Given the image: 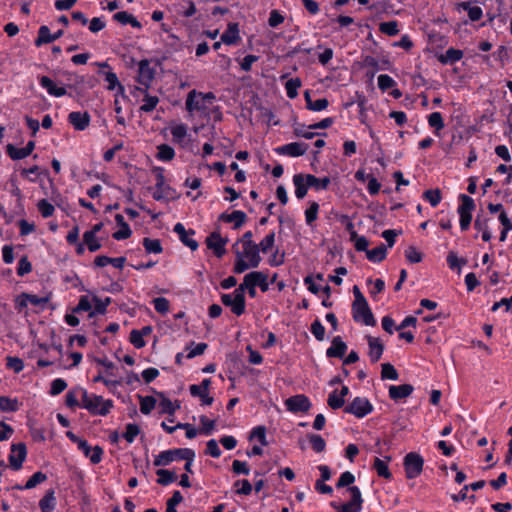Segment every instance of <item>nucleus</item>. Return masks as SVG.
I'll return each mask as SVG.
<instances>
[{"label": "nucleus", "instance_id": "1", "mask_svg": "<svg viewBox=\"0 0 512 512\" xmlns=\"http://www.w3.org/2000/svg\"><path fill=\"white\" fill-rule=\"evenodd\" d=\"M82 407L87 409L93 415L106 416L113 408V401L104 400L102 396L95 394L89 395L85 389H81Z\"/></svg>", "mask_w": 512, "mask_h": 512}, {"label": "nucleus", "instance_id": "2", "mask_svg": "<svg viewBox=\"0 0 512 512\" xmlns=\"http://www.w3.org/2000/svg\"><path fill=\"white\" fill-rule=\"evenodd\" d=\"M403 465L406 477L408 479H414L422 473L424 459L420 454L410 452L404 457Z\"/></svg>", "mask_w": 512, "mask_h": 512}, {"label": "nucleus", "instance_id": "3", "mask_svg": "<svg viewBox=\"0 0 512 512\" xmlns=\"http://www.w3.org/2000/svg\"><path fill=\"white\" fill-rule=\"evenodd\" d=\"M348 491L351 493V500L349 502L342 505L332 502L331 506L338 512H360L363 503L360 489L357 486H352L348 488Z\"/></svg>", "mask_w": 512, "mask_h": 512}, {"label": "nucleus", "instance_id": "4", "mask_svg": "<svg viewBox=\"0 0 512 512\" xmlns=\"http://www.w3.org/2000/svg\"><path fill=\"white\" fill-rule=\"evenodd\" d=\"M373 411V405L365 397H355L345 408L344 412L357 418H363Z\"/></svg>", "mask_w": 512, "mask_h": 512}, {"label": "nucleus", "instance_id": "5", "mask_svg": "<svg viewBox=\"0 0 512 512\" xmlns=\"http://www.w3.org/2000/svg\"><path fill=\"white\" fill-rule=\"evenodd\" d=\"M185 454H189V448H176L160 452L154 459L155 466H167L174 460L187 458Z\"/></svg>", "mask_w": 512, "mask_h": 512}, {"label": "nucleus", "instance_id": "6", "mask_svg": "<svg viewBox=\"0 0 512 512\" xmlns=\"http://www.w3.org/2000/svg\"><path fill=\"white\" fill-rule=\"evenodd\" d=\"M205 243L207 248L212 250L217 258H222L226 254L225 246L228 243V238H223L219 231L211 232L207 236Z\"/></svg>", "mask_w": 512, "mask_h": 512}, {"label": "nucleus", "instance_id": "7", "mask_svg": "<svg viewBox=\"0 0 512 512\" xmlns=\"http://www.w3.org/2000/svg\"><path fill=\"white\" fill-rule=\"evenodd\" d=\"M353 319L356 322H363L367 326H375L376 320L367 301L362 304L352 305Z\"/></svg>", "mask_w": 512, "mask_h": 512}, {"label": "nucleus", "instance_id": "8", "mask_svg": "<svg viewBox=\"0 0 512 512\" xmlns=\"http://www.w3.org/2000/svg\"><path fill=\"white\" fill-rule=\"evenodd\" d=\"M221 302L231 309V312L237 316H241L245 312L246 299L238 296L234 292L231 294H222Z\"/></svg>", "mask_w": 512, "mask_h": 512}, {"label": "nucleus", "instance_id": "9", "mask_svg": "<svg viewBox=\"0 0 512 512\" xmlns=\"http://www.w3.org/2000/svg\"><path fill=\"white\" fill-rule=\"evenodd\" d=\"M27 456V448L24 443H17L11 445V454L9 455V464L10 467L17 471L21 469L23 462L25 461Z\"/></svg>", "mask_w": 512, "mask_h": 512}, {"label": "nucleus", "instance_id": "10", "mask_svg": "<svg viewBox=\"0 0 512 512\" xmlns=\"http://www.w3.org/2000/svg\"><path fill=\"white\" fill-rule=\"evenodd\" d=\"M285 405L287 410L293 413L307 412L311 408V402L304 394L289 397L285 401Z\"/></svg>", "mask_w": 512, "mask_h": 512}, {"label": "nucleus", "instance_id": "11", "mask_svg": "<svg viewBox=\"0 0 512 512\" xmlns=\"http://www.w3.org/2000/svg\"><path fill=\"white\" fill-rule=\"evenodd\" d=\"M309 148L307 143L292 142L283 146L277 147L275 151L280 155H287L290 157H299L304 155Z\"/></svg>", "mask_w": 512, "mask_h": 512}, {"label": "nucleus", "instance_id": "12", "mask_svg": "<svg viewBox=\"0 0 512 512\" xmlns=\"http://www.w3.org/2000/svg\"><path fill=\"white\" fill-rule=\"evenodd\" d=\"M138 82L145 87V91L150 87L152 80L154 79V69L150 67V63L147 59H143L138 64Z\"/></svg>", "mask_w": 512, "mask_h": 512}, {"label": "nucleus", "instance_id": "13", "mask_svg": "<svg viewBox=\"0 0 512 512\" xmlns=\"http://www.w3.org/2000/svg\"><path fill=\"white\" fill-rule=\"evenodd\" d=\"M174 232L178 234L181 242L189 247L192 251H195L198 249V242L191 238L195 234V231L192 229H189L188 231L185 229L184 225L181 223H177L174 226Z\"/></svg>", "mask_w": 512, "mask_h": 512}, {"label": "nucleus", "instance_id": "14", "mask_svg": "<svg viewBox=\"0 0 512 512\" xmlns=\"http://www.w3.org/2000/svg\"><path fill=\"white\" fill-rule=\"evenodd\" d=\"M63 34V30H58L57 32L51 34L49 27L42 25L40 26L38 30V36L35 39V46L40 47L44 44L51 43L62 37Z\"/></svg>", "mask_w": 512, "mask_h": 512}, {"label": "nucleus", "instance_id": "15", "mask_svg": "<svg viewBox=\"0 0 512 512\" xmlns=\"http://www.w3.org/2000/svg\"><path fill=\"white\" fill-rule=\"evenodd\" d=\"M68 122L75 130L83 131L90 123V115L88 112L73 111L68 115Z\"/></svg>", "mask_w": 512, "mask_h": 512}, {"label": "nucleus", "instance_id": "16", "mask_svg": "<svg viewBox=\"0 0 512 512\" xmlns=\"http://www.w3.org/2000/svg\"><path fill=\"white\" fill-rule=\"evenodd\" d=\"M35 148V142L29 141L25 147L16 148L13 144H8L6 147V152L9 157L13 160H21L28 157Z\"/></svg>", "mask_w": 512, "mask_h": 512}, {"label": "nucleus", "instance_id": "17", "mask_svg": "<svg viewBox=\"0 0 512 512\" xmlns=\"http://www.w3.org/2000/svg\"><path fill=\"white\" fill-rule=\"evenodd\" d=\"M243 246V251H240V255H242V257L248 259V261H250V265L252 268H257L261 261H262V258L259 254L260 250H259V246L258 244L254 243V244H246V245H242Z\"/></svg>", "mask_w": 512, "mask_h": 512}, {"label": "nucleus", "instance_id": "18", "mask_svg": "<svg viewBox=\"0 0 512 512\" xmlns=\"http://www.w3.org/2000/svg\"><path fill=\"white\" fill-rule=\"evenodd\" d=\"M219 220L226 223H233V229L237 230L245 224L247 220V215L245 212L241 210H234L230 214L222 213L219 216Z\"/></svg>", "mask_w": 512, "mask_h": 512}, {"label": "nucleus", "instance_id": "19", "mask_svg": "<svg viewBox=\"0 0 512 512\" xmlns=\"http://www.w3.org/2000/svg\"><path fill=\"white\" fill-rule=\"evenodd\" d=\"M369 352L368 355L372 363H376L382 357L384 352V345L381 343L379 338L367 336Z\"/></svg>", "mask_w": 512, "mask_h": 512}, {"label": "nucleus", "instance_id": "20", "mask_svg": "<svg viewBox=\"0 0 512 512\" xmlns=\"http://www.w3.org/2000/svg\"><path fill=\"white\" fill-rule=\"evenodd\" d=\"M347 351V344L340 336L333 338L331 346L326 350L328 358H342Z\"/></svg>", "mask_w": 512, "mask_h": 512}, {"label": "nucleus", "instance_id": "21", "mask_svg": "<svg viewBox=\"0 0 512 512\" xmlns=\"http://www.w3.org/2000/svg\"><path fill=\"white\" fill-rule=\"evenodd\" d=\"M414 391V387L411 384H402V385H392L389 387V397L394 400L398 401L404 398L409 397Z\"/></svg>", "mask_w": 512, "mask_h": 512}, {"label": "nucleus", "instance_id": "22", "mask_svg": "<svg viewBox=\"0 0 512 512\" xmlns=\"http://www.w3.org/2000/svg\"><path fill=\"white\" fill-rule=\"evenodd\" d=\"M240 40L238 23H229L227 29L221 35V41L226 45L237 44Z\"/></svg>", "mask_w": 512, "mask_h": 512}, {"label": "nucleus", "instance_id": "23", "mask_svg": "<svg viewBox=\"0 0 512 512\" xmlns=\"http://www.w3.org/2000/svg\"><path fill=\"white\" fill-rule=\"evenodd\" d=\"M293 183L295 186V196L298 199H303L308 192L310 185L308 184V180L306 179V175L303 174H295L293 176Z\"/></svg>", "mask_w": 512, "mask_h": 512}, {"label": "nucleus", "instance_id": "24", "mask_svg": "<svg viewBox=\"0 0 512 512\" xmlns=\"http://www.w3.org/2000/svg\"><path fill=\"white\" fill-rule=\"evenodd\" d=\"M185 105L186 109L189 112L201 111L206 108L205 105L203 104L202 98H200L196 90H191L188 93Z\"/></svg>", "mask_w": 512, "mask_h": 512}, {"label": "nucleus", "instance_id": "25", "mask_svg": "<svg viewBox=\"0 0 512 512\" xmlns=\"http://www.w3.org/2000/svg\"><path fill=\"white\" fill-rule=\"evenodd\" d=\"M40 85L45 88L50 95L55 97H62L67 93L65 87H57L48 76H42L40 78Z\"/></svg>", "mask_w": 512, "mask_h": 512}, {"label": "nucleus", "instance_id": "26", "mask_svg": "<svg viewBox=\"0 0 512 512\" xmlns=\"http://www.w3.org/2000/svg\"><path fill=\"white\" fill-rule=\"evenodd\" d=\"M463 58V51L455 48H449L445 53L437 56L440 63L454 64Z\"/></svg>", "mask_w": 512, "mask_h": 512}, {"label": "nucleus", "instance_id": "27", "mask_svg": "<svg viewBox=\"0 0 512 512\" xmlns=\"http://www.w3.org/2000/svg\"><path fill=\"white\" fill-rule=\"evenodd\" d=\"M41 512H52L56 507V497L54 489L46 491L43 498L39 501Z\"/></svg>", "mask_w": 512, "mask_h": 512}, {"label": "nucleus", "instance_id": "28", "mask_svg": "<svg viewBox=\"0 0 512 512\" xmlns=\"http://www.w3.org/2000/svg\"><path fill=\"white\" fill-rule=\"evenodd\" d=\"M304 98L306 101V108L311 111H322L329 105V101L326 98H320L316 101H312L310 91L308 90L305 91Z\"/></svg>", "mask_w": 512, "mask_h": 512}, {"label": "nucleus", "instance_id": "29", "mask_svg": "<svg viewBox=\"0 0 512 512\" xmlns=\"http://www.w3.org/2000/svg\"><path fill=\"white\" fill-rule=\"evenodd\" d=\"M47 480V475L41 471L35 472L25 483L24 486L21 485H15L14 489L17 490H24V489H32L35 488L37 485L45 482Z\"/></svg>", "mask_w": 512, "mask_h": 512}, {"label": "nucleus", "instance_id": "30", "mask_svg": "<svg viewBox=\"0 0 512 512\" xmlns=\"http://www.w3.org/2000/svg\"><path fill=\"white\" fill-rule=\"evenodd\" d=\"M158 397H160L159 407L161 408V413L173 415L177 409L180 408L179 404H174L169 398H167L163 392H155Z\"/></svg>", "mask_w": 512, "mask_h": 512}, {"label": "nucleus", "instance_id": "31", "mask_svg": "<svg viewBox=\"0 0 512 512\" xmlns=\"http://www.w3.org/2000/svg\"><path fill=\"white\" fill-rule=\"evenodd\" d=\"M248 277L251 282V286H259L260 289L265 292L268 290L267 275L261 271H253L248 273Z\"/></svg>", "mask_w": 512, "mask_h": 512}, {"label": "nucleus", "instance_id": "32", "mask_svg": "<svg viewBox=\"0 0 512 512\" xmlns=\"http://www.w3.org/2000/svg\"><path fill=\"white\" fill-rule=\"evenodd\" d=\"M387 256V248L386 246L381 243L379 246H377L374 249L367 250L366 251V257L369 261L374 263L382 262Z\"/></svg>", "mask_w": 512, "mask_h": 512}, {"label": "nucleus", "instance_id": "33", "mask_svg": "<svg viewBox=\"0 0 512 512\" xmlns=\"http://www.w3.org/2000/svg\"><path fill=\"white\" fill-rule=\"evenodd\" d=\"M113 18L122 25L130 24L132 27L138 29L142 27L141 23L132 14L126 11L117 12L113 15Z\"/></svg>", "mask_w": 512, "mask_h": 512}, {"label": "nucleus", "instance_id": "34", "mask_svg": "<svg viewBox=\"0 0 512 512\" xmlns=\"http://www.w3.org/2000/svg\"><path fill=\"white\" fill-rule=\"evenodd\" d=\"M156 474L158 476L157 483L162 486H167L177 479L176 473L167 469H158Z\"/></svg>", "mask_w": 512, "mask_h": 512}, {"label": "nucleus", "instance_id": "35", "mask_svg": "<svg viewBox=\"0 0 512 512\" xmlns=\"http://www.w3.org/2000/svg\"><path fill=\"white\" fill-rule=\"evenodd\" d=\"M459 199L461 204L458 207V214H472L475 209L474 200L466 194H460Z\"/></svg>", "mask_w": 512, "mask_h": 512}, {"label": "nucleus", "instance_id": "36", "mask_svg": "<svg viewBox=\"0 0 512 512\" xmlns=\"http://www.w3.org/2000/svg\"><path fill=\"white\" fill-rule=\"evenodd\" d=\"M306 179L308 180L307 185H310V187H313L317 190H325L330 184L329 177L317 178L312 174H306Z\"/></svg>", "mask_w": 512, "mask_h": 512}, {"label": "nucleus", "instance_id": "37", "mask_svg": "<svg viewBox=\"0 0 512 512\" xmlns=\"http://www.w3.org/2000/svg\"><path fill=\"white\" fill-rule=\"evenodd\" d=\"M373 468L375 469V471L379 477H383L385 479H391L392 474L389 470L387 461L376 457L374 459Z\"/></svg>", "mask_w": 512, "mask_h": 512}, {"label": "nucleus", "instance_id": "38", "mask_svg": "<svg viewBox=\"0 0 512 512\" xmlns=\"http://www.w3.org/2000/svg\"><path fill=\"white\" fill-rule=\"evenodd\" d=\"M459 7L468 12L471 21H479L483 15L481 7L471 6L470 2H461Z\"/></svg>", "mask_w": 512, "mask_h": 512}, {"label": "nucleus", "instance_id": "39", "mask_svg": "<svg viewBox=\"0 0 512 512\" xmlns=\"http://www.w3.org/2000/svg\"><path fill=\"white\" fill-rule=\"evenodd\" d=\"M190 393L193 397H199L202 405H211L214 398L209 395V391L200 390L197 385H191L189 387Z\"/></svg>", "mask_w": 512, "mask_h": 512}, {"label": "nucleus", "instance_id": "40", "mask_svg": "<svg viewBox=\"0 0 512 512\" xmlns=\"http://www.w3.org/2000/svg\"><path fill=\"white\" fill-rule=\"evenodd\" d=\"M104 76H105V81L108 84L107 85L108 90H114V89L118 88V93H121L122 95L124 94V87L119 82L116 73H114L112 71H108V72L104 73Z\"/></svg>", "mask_w": 512, "mask_h": 512}, {"label": "nucleus", "instance_id": "41", "mask_svg": "<svg viewBox=\"0 0 512 512\" xmlns=\"http://www.w3.org/2000/svg\"><path fill=\"white\" fill-rule=\"evenodd\" d=\"M93 301L95 303L94 310L89 312V317L92 318L96 314H105L107 310V306L111 303V299L106 297L104 300H101L97 296L93 297Z\"/></svg>", "mask_w": 512, "mask_h": 512}, {"label": "nucleus", "instance_id": "42", "mask_svg": "<svg viewBox=\"0 0 512 512\" xmlns=\"http://www.w3.org/2000/svg\"><path fill=\"white\" fill-rule=\"evenodd\" d=\"M143 246L147 253L160 254L163 251V247L161 245V241L159 239H151L145 237L143 239Z\"/></svg>", "mask_w": 512, "mask_h": 512}, {"label": "nucleus", "instance_id": "43", "mask_svg": "<svg viewBox=\"0 0 512 512\" xmlns=\"http://www.w3.org/2000/svg\"><path fill=\"white\" fill-rule=\"evenodd\" d=\"M157 159L161 161H171L175 157L174 149L168 144H161L157 147Z\"/></svg>", "mask_w": 512, "mask_h": 512}, {"label": "nucleus", "instance_id": "44", "mask_svg": "<svg viewBox=\"0 0 512 512\" xmlns=\"http://www.w3.org/2000/svg\"><path fill=\"white\" fill-rule=\"evenodd\" d=\"M350 240L354 241V247L357 251L366 252L368 250L369 241L365 236H359L356 231H351Z\"/></svg>", "mask_w": 512, "mask_h": 512}, {"label": "nucleus", "instance_id": "45", "mask_svg": "<svg viewBox=\"0 0 512 512\" xmlns=\"http://www.w3.org/2000/svg\"><path fill=\"white\" fill-rule=\"evenodd\" d=\"M235 263L233 267V272L236 274H241L245 272L247 269L252 268L250 265V261L246 262L245 258L240 255V250L235 251Z\"/></svg>", "mask_w": 512, "mask_h": 512}, {"label": "nucleus", "instance_id": "46", "mask_svg": "<svg viewBox=\"0 0 512 512\" xmlns=\"http://www.w3.org/2000/svg\"><path fill=\"white\" fill-rule=\"evenodd\" d=\"M423 198L427 200L432 207H436L442 199L441 191L438 188L426 190L423 193Z\"/></svg>", "mask_w": 512, "mask_h": 512}, {"label": "nucleus", "instance_id": "47", "mask_svg": "<svg viewBox=\"0 0 512 512\" xmlns=\"http://www.w3.org/2000/svg\"><path fill=\"white\" fill-rule=\"evenodd\" d=\"M138 397L140 399V411L143 414H149L155 408L156 399L153 396L143 397L138 395Z\"/></svg>", "mask_w": 512, "mask_h": 512}, {"label": "nucleus", "instance_id": "48", "mask_svg": "<svg viewBox=\"0 0 512 512\" xmlns=\"http://www.w3.org/2000/svg\"><path fill=\"white\" fill-rule=\"evenodd\" d=\"M301 86L300 78H291L285 84L286 94L290 99H294L298 95V88Z\"/></svg>", "mask_w": 512, "mask_h": 512}, {"label": "nucleus", "instance_id": "49", "mask_svg": "<svg viewBox=\"0 0 512 512\" xmlns=\"http://www.w3.org/2000/svg\"><path fill=\"white\" fill-rule=\"evenodd\" d=\"M428 124L435 129V132L442 130L445 127L442 114L440 112H433L428 116Z\"/></svg>", "mask_w": 512, "mask_h": 512}, {"label": "nucleus", "instance_id": "50", "mask_svg": "<svg viewBox=\"0 0 512 512\" xmlns=\"http://www.w3.org/2000/svg\"><path fill=\"white\" fill-rule=\"evenodd\" d=\"M308 439H309V442L312 446V449L317 452V453H321L325 450L326 448V442L325 440L323 439L322 436L318 435V434H309L308 435Z\"/></svg>", "mask_w": 512, "mask_h": 512}, {"label": "nucleus", "instance_id": "51", "mask_svg": "<svg viewBox=\"0 0 512 512\" xmlns=\"http://www.w3.org/2000/svg\"><path fill=\"white\" fill-rule=\"evenodd\" d=\"M319 204L315 201L310 202L309 207L305 210V220L307 225H312L318 217Z\"/></svg>", "mask_w": 512, "mask_h": 512}, {"label": "nucleus", "instance_id": "52", "mask_svg": "<svg viewBox=\"0 0 512 512\" xmlns=\"http://www.w3.org/2000/svg\"><path fill=\"white\" fill-rule=\"evenodd\" d=\"M381 378L383 380L389 379V380H397L399 377V374L395 367L390 363H383L381 365Z\"/></svg>", "mask_w": 512, "mask_h": 512}, {"label": "nucleus", "instance_id": "53", "mask_svg": "<svg viewBox=\"0 0 512 512\" xmlns=\"http://www.w3.org/2000/svg\"><path fill=\"white\" fill-rule=\"evenodd\" d=\"M19 409L17 399H10L8 397H0V410L5 412H15Z\"/></svg>", "mask_w": 512, "mask_h": 512}, {"label": "nucleus", "instance_id": "54", "mask_svg": "<svg viewBox=\"0 0 512 512\" xmlns=\"http://www.w3.org/2000/svg\"><path fill=\"white\" fill-rule=\"evenodd\" d=\"M51 296H52L51 292L47 293L43 297H38L37 295L29 294V293H22V297H25L26 299H28L29 303L34 306H43L44 304L49 302V300L51 299Z\"/></svg>", "mask_w": 512, "mask_h": 512}, {"label": "nucleus", "instance_id": "55", "mask_svg": "<svg viewBox=\"0 0 512 512\" xmlns=\"http://www.w3.org/2000/svg\"><path fill=\"white\" fill-rule=\"evenodd\" d=\"M83 242L87 245L90 252H96L101 248V243L97 240L96 235H92L88 232H84Z\"/></svg>", "mask_w": 512, "mask_h": 512}, {"label": "nucleus", "instance_id": "56", "mask_svg": "<svg viewBox=\"0 0 512 512\" xmlns=\"http://www.w3.org/2000/svg\"><path fill=\"white\" fill-rule=\"evenodd\" d=\"M37 208L43 218H49L55 212L54 206L46 199L39 200V202L37 203Z\"/></svg>", "mask_w": 512, "mask_h": 512}, {"label": "nucleus", "instance_id": "57", "mask_svg": "<svg viewBox=\"0 0 512 512\" xmlns=\"http://www.w3.org/2000/svg\"><path fill=\"white\" fill-rule=\"evenodd\" d=\"M379 30L388 36H395L399 33L398 23L397 21L382 22L379 25Z\"/></svg>", "mask_w": 512, "mask_h": 512}, {"label": "nucleus", "instance_id": "58", "mask_svg": "<svg viewBox=\"0 0 512 512\" xmlns=\"http://www.w3.org/2000/svg\"><path fill=\"white\" fill-rule=\"evenodd\" d=\"M327 404L331 409H340L344 406L345 399L337 394V390H334L329 394Z\"/></svg>", "mask_w": 512, "mask_h": 512}, {"label": "nucleus", "instance_id": "59", "mask_svg": "<svg viewBox=\"0 0 512 512\" xmlns=\"http://www.w3.org/2000/svg\"><path fill=\"white\" fill-rule=\"evenodd\" d=\"M274 244H275V232H270L258 244L259 250L266 254L273 248Z\"/></svg>", "mask_w": 512, "mask_h": 512}, {"label": "nucleus", "instance_id": "60", "mask_svg": "<svg viewBox=\"0 0 512 512\" xmlns=\"http://www.w3.org/2000/svg\"><path fill=\"white\" fill-rule=\"evenodd\" d=\"M143 101L144 104L141 105L140 110L147 113L153 111L156 108L157 104L159 103V98L157 96H151L146 93Z\"/></svg>", "mask_w": 512, "mask_h": 512}, {"label": "nucleus", "instance_id": "61", "mask_svg": "<svg viewBox=\"0 0 512 512\" xmlns=\"http://www.w3.org/2000/svg\"><path fill=\"white\" fill-rule=\"evenodd\" d=\"M139 433V426L137 424L129 423L126 425V431L124 432L123 437L128 443H132Z\"/></svg>", "mask_w": 512, "mask_h": 512}, {"label": "nucleus", "instance_id": "62", "mask_svg": "<svg viewBox=\"0 0 512 512\" xmlns=\"http://www.w3.org/2000/svg\"><path fill=\"white\" fill-rule=\"evenodd\" d=\"M405 257L410 263L414 264L422 261L423 254L419 252L414 246H409L405 250Z\"/></svg>", "mask_w": 512, "mask_h": 512}, {"label": "nucleus", "instance_id": "63", "mask_svg": "<svg viewBox=\"0 0 512 512\" xmlns=\"http://www.w3.org/2000/svg\"><path fill=\"white\" fill-rule=\"evenodd\" d=\"M183 501V496L180 491H174L172 497L167 501L166 512H177L176 506Z\"/></svg>", "mask_w": 512, "mask_h": 512}, {"label": "nucleus", "instance_id": "64", "mask_svg": "<svg viewBox=\"0 0 512 512\" xmlns=\"http://www.w3.org/2000/svg\"><path fill=\"white\" fill-rule=\"evenodd\" d=\"M311 333L314 335V337L318 340V341H323L324 338H325V327L322 325V323L316 319L312 324H311Z\"/></svg>", "mask_w": 512, "mask_h": 512}]
</instances>
